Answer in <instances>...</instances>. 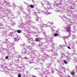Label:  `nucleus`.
Here are the masks:
<instances>
[{
	"mask_svg": "<svg viewBox=\"0 0 77 77\" xmlns=\"http://www.w3.org/2000/svg\"><path fill=\"white\" fill-rule=\"evenodd\" d=\"M3 43L5 44L6 46H7L8 48H10V50H14L15 48L14 47V45L11 43L8 42H6V41H5V42H3Z\"/></svg>",
	"mask_w": 77,
	"mask_h": 77,
	"instance_id": "obj_1",
	"label": "nucleus"
},
{
	"mask_svg": "<svg viewBox=\"0 0 77 77\" xmlns=\"http://www.w3.org/2000/svg\"><path fill=\"white\" fill-rule=\"evenodd\" d=\"M26 20L27 21H26V22L25 23L24 25L25 26H26V27H29V26L31 25V23H35V22H32L30 21V18L28 16H27L26 17Z\"/></svg>",
	"mask_w": 77,
	"mask_h": 77,
	"instance_id": "obj_2",
	"label": "nucleus"
},
{
	"mask_svg": "<svg viewBox=\"0 0 77 77\" xmlns=\"http://www.w3.org/2000/svg\"><path fill=\"white\" fill-rule=\"evenodd\" d=\"M53 40L51 38H46V42H48V43H51L52 42V45L51 46V47H53L54 46V43L52 42Z\"/></svg>",
	"mask_w": 77,
	"mask_h": 77,
	"instance_id": "obj_3",
	"label": "nucleus"
},
{
	"mask_svg": "<svg viewBox=\"0 0 77 77\" xmlns=\"http://www.w3.org/2000/svg\"><path fill=\"white\" fill-rule=\"evenodd\" d=\"M43 44H44V43H40L38 45V47H40L39 48L41 50H44L47 49V48L44 46Z\"/></svg>",
	"mask_w": 77,
	"mask_h": 77,
	"instance_id": "obj_4",
	"label": "nucleus"
},
{
	"mask_svg": "<svg viewBox=\"0 0 77 77\" xmlns=\"http://www.w3.org/2000/svg\"><path fill=\"white\" fill-rule=\"evenodd\" d=\"M23 59H26V60H27V61H29V63H32L33 62V59H32L31 60H29V58L25 57L23 58Z\"/></svg>",
	"mask_w": 77,
	"mask_h": 77,
	"instance_id": "obj_5",
	"label": "nucleus"
},
{
	"mask_svg": "<svg viewBox=\"0 0 77 77\" xmlns=\"http://www.w3.org/2000/svg\"><path fill=\"white\" fill-rule=\"evenodd\" d=\"M16 36H17V37L14 38V40L15 41L17 42V41H19L20 39V37L18 35H16Z\"/></svg>",
	"mask_w": 77,
	"mask_h": 77,
	"instance_id": "obj_6",
	"label": "nucleus"
},
{
	"mask_svg": "<svg viewBox=\"0 0 77 77\" xmlns=\"http://www.w3.org/2000/svg\"><path fill=\"white\" fill-rule=\"evenodd\" d=\"M24 35L26 36V38H28L29 39V38H30V35L29 34H27L26 33L24 34Z\"/></svg>",
	"mask_w": 77,
	"mask_h": 77,
	"instance_id": "obj_7",
	"label": "nucleus"
},
{
	"mask_svg": "<svg viewBox=\"0 0 77 77\" xmlns=\"http://www.w3.org/2000/svg\"><path fill=\"white\" fill-rule=\"evenodd\" d=\"M70 45L71 46L72 49H74L75 47V44L74 43H72L70 44Z\"/></svg>",
	"mask_w": 77,
	"mask_h": 77,
	"instance_id": "obj_8",
	"label": "nucleus"
},
{
	"mask_svg": "<svg viewBox=\"0 0 77 77\" xmlns=\"http://www.w3.org/2000/svg\"><path fill=\"white\" fill-rule=\"evenodd\" d=\"M27 48H29V49L31 51H32V52H33V54H35V51H32V47H30V46H28L27 47Z\"/></svg>",
	"mask_w": 77,
	"mask_h": 77,
	"instance_id": "obj_9",
	"label": "nucleus"
},
{
	"mask_svg": "<svg viewBox=\"0 0 77 77\" xmlns=\"http://www.w3.org/2000/svg\"><path fill=\"white\" fill-rule=\"evenodd\" d=\"M42 13H43V14H45V15H48L50 14H51V13H49L48 12H45L43 11H42Z\"/></svg>",
	"mask_w": 77,
	"mask_h": 77,
	"instance_id": "obj_10",
	"label": "nucleus"
},
{
	"mask_svg": "<svg viewBox=\"0 0 77 77\" xmlns=\"http://www.w3.org/2000/svg\"><path fill=\"white\" fill-rule=\"evenodd\" d=\"M25 46H26V45H21V46L22 47V50H26V48Z\"/></svg>",
	"mask_w": 77,
	"mask_h": 77,
	"instance_id": "obj_11",
	"label": "nucleus"
},
{
	"mask_svg": "<svg viewBox=\"0 0 77 77\" xmlns=\"http://www.w3.org/2000/svg\"><path fill=\"white\" fill-rule=\"evenodd\" d=\"M73 33H75V31H77V28H76L75 26H73Z\"/></svg>",
	"mask_w": 77,
	"mask_h": 77,
	"instance_id": "obj_12",
	"label": "nucleus"
},
{
	"mask_svg": "<svg viewBox=\"0 0 77 77\" xmlns=\"http://www.w3.org/2000/svg\"><path fill=\"white\" fill-rule=\"evenodd\" d=\"M38 26L42 28L43 27V26H44V24L42 23H40L39 24H37Z\"/></svg>",
	"mask_w": 77,
	"mask_h": 77,
	"instance_id": "obj_13",
	"label": "nucleus"
},
{
	"mask_svg": "<svg viewBox=\"0 0 77 77\" xmlns=\"http://www.w3.org/2000/svg\"><path fill=\"white\" fill-rule=\"evenodd\" d=\"M68 38V36L65 37L63 38L64 42L66 44V41L68 40L66 38Z\"/></svg>",
	"mask_w": 77,
	"mask_h": 77,
	"instance_id": "obj_14",
	"label": "nucleus"
},
{
	"mask_svg": "<svg viewBox=\"0 0 77 77\" xmlns=\"http://www.w3.org/2000/svg\"><path fill=\"white\" fill-rule=\"evenodd\" d=\"M67 32H69V33L71 32V27H67Z\"/></svg>",
	"mask_w": 77,
	"mask_h": 77,
	"instance_id": "obj_15",
	"label": "nucleus"
},
{
	"mask_svg": "<svg viewBox=\"0 0 77 77\" xmlns=\"http://www.w3.org/2000/svg\"><path fill=\"white\" fill-rule=\"evenodd\" d=\"M14 33V32H10V35H9V36H10L11 37H12V38H13V37H14V36L13 35H12V34Z\"/></svg>",
	"mask_w": 77,
	"mask_h": 77,
	"instance_id": "obj_16",
	"label": "nucleus"
},
{
	"mask_svg": "<svg viewBox=\"0 0 77 77\" xmlns=\"http://www.w3.org/2000/svg\"><path fill=\"white\" fill-rule=\"evenodd\" d=\"M27 53V52H23L22 51L21 52V54L22 55H24L26 54Z\"/></svg>",
	"mask_w": 77,
	"mask_h": 77,
	"instance_id": "obj_17",
	"label": "nucleus"
},
{
	"mask_svg": "<svg viewBox=\"0 0 77 77\" xmlns=\"http://www.w3.org/2000/svg\"><path fill=\"white\" fill-rule=\"evenodd\" d=\"M25 30H26L27 32H28V33H30V29H27L26 28H25Z\"/></svg>",
	"mask_w": 77,
	"mask_h": 77,
	"instance_id": "obj_18",
	"label": "nucleus"
},
{
	"mask_svg": "<svg viewBox=\"0 0 77 77\" xmlns=\"http://www.w3.org/2000/svg\"><path fill=\"white\" fill-rule=\"evenodd\" d=\"M58 35H59V34H58L57 33H55L54 34V36H55V37L57 36Z\"/></svg>",
	"mask_w": 77,
	"mask_h": 77,
	"instance_id": "obj_19",
	"label": "nucleus"
},
{
	"mask_svg": "<svg viewBox=\"0 0 77 77\" xmlns=\"http://www.w3.org/2000/svg\"><path fill=\"white\" fill-rule=\"evenodd\" d=\"M52 53H54L55 52V50H54V47H52Z\"/></svg>",
	"mask_w": 77,
	"mask_h": 77,
	"instance_id": "obj_20",
	"label": "nucleus"
},
{
	"mask_svg": "<svg viewBox=\"0 0 77 77\" xmlns=\"http://www.w3.org/2000/svg\"><path fill=\"white\" fill-rule=\"evenodd\" d=\"M59 67L60 69H64V68L61 66H59Z\"/></svg>",
	"mask_w": 77,
	"mask_h": 77,
	"instance_id": "obj_21",
	"label": "nucleus"
},
{
	"mask_svg": "<svg viewBox=\"0 0 77 77\" xmlns=\"http://www.w3.org/2000/svg\"><path fill=\"white\" fill-rule=\"evenodd\" d=\"M55 5L57 6V7H58L59 8H60V5L59 4L56 3Z\"/></svg>",
	"mask_w": 77,
	"mask_h": 77,
	"instance_id": "obj_22",
	"label": "nucleus"
},
{
	"mask_svg": "<svg viewBox=\"0 0 77 77\" xmlns=\"http://www.w3.org/2000/svg\"><path fill=\"white\" fill-rule=\"evenodd\" d=\"M35 41L36 42H39V39L38 38H36L35 39Z\"/></svg>",
	"mask_w": 77,
	"mask_h": 77,
	"instance_id": "obj_23",
	"label": "nucleus"
},
{
	"mask_svg": "<svg viewBox=\"0 0 77 77\" xmlns=\"http://www.w3.org/2000/svg\"><path fill=\"white\" fill-rule=\"evenodd\" d=\"M33 15H35V16H36L37 17H38V18H39V17H38L37 16V14H36V13L34 12L33 13Z\"/></svg>",
	"mask_w": 77,
	"mask_h": 77,
	"instance_id": "obj_24",
	"label": "nucleus"
},
{
	"mask_svg": "<svg viewBox=\"0 0 77 77\" xmlns=\"http://www.w3.org/2000/svg\"><path fill=\"white\" fill-rule=\"evenodd\" d=\"M46 2H47V5H48V6H49L50 7H51V6H50V5H51V4L50 3V2H48V1H46Z\"/></svg>",
	"mask_w": 77,
	"mask_h": 77,
	"instance_id": "obj_25",
	"label": "nucleus"
},
{
	"mask_svg": "<svg viewBox=\"0 0 77 77\" xmlns=\"http://www.w3.org/2000/svg\"><path fill=\"white\" fill-rule=\"evenodd\" d=\"M17 32L18 33H21V31L20 30H17Z\"/></svg>",
	"mask_w": 77,
	"mask_h": 77,
	"instance_id": "obj_26",
	"label": "nucleus"
},
{
	"mask_svg": "<svg viewBox=\"0 0 77 77\" xmlns=\"http://www.w3.org/2000/svg\"><path fill=\"white\" fill-rule=\"evenodd\" d=\"M30 7L31 8H32V9H33V8H34V6L33 5H30Z\"/></svg>",
	"mask_w": 77,
	"mask_h": 77,
	"instance_id": "obj_27",
	"label": "nucleus"
},
{
	"mask_svg": "<svg viewBox=\"0 0 77 77\" xmlns=\"http://www.w3.org/2000/svg\"><path fill=\"white\" fill-rule=\"evenodd\" d=\"M70 74L71 75H74V74H75V72H70Z\"/></svg>",
	"mask_w": 77,
	"mask_h": 77,
	"instance_id": "obj_28",
	"label": "nucleus"
},
{
	"mask_svg": "<svg viewBox=\"0 0 77 77\" xmlns=\"http://www.w3.org/2000/svg\"><path fill=\"white\" fill-rule=\"evenodd\" d=\"M11 26H14V25H15L16 23H15V22H14V21L12 23H11Z\"/></svg>",
	"mask_w": 77,
	"mask_h": 77,
	"instance_id": "obj_29",
	"label": "nucleus"
},
{
	"mask_svg": "<svg viewBox=\"0 0 77 77\" xmlns=\"http://www.w3.org/2000/svg\"><path fill=\"white\" fill-rule=\"evenodd\" d=\"M3 20L4 21V23H7V22H8V21L6 20V19H5V18H3Z\"/></svg>",
	"mask_w": 77,
	"mask_h": 77,
	"instance_id": "obj_30",
	"label": "nucleus"
},
{
	"mask_svg": "<svg viewBox=\"0 0 77 77\" xmlns=\"http://www.w3.org/2000/svg\"><path fill=\"white\" fill-rule=\"evenodd\" d=\"M62 29L63 30H63V31H64V32H65L66 30V28L63 27L62 28Z\"/></svg>",
	"mask_w": 77,
	"mask_h": 77,
	"instance_id": "obj_31",
	"label": "nucleus"
},
{
	"mask_svg": "<svg viewBox=\"0 0 77 77\" xmlns=\"http://www.w3.org/2000/svg\"><path fill=\"white\" fill-rule=\"evenodd\" d=\"M68 14L69 17L72 16V14L71 13H68Z\"/></svg>",
	"mask_w": 77,
	"mask_h": 77,
	"instance_id": "obj_32",
	"label": "nucleus"
},
{
	"mask_svg": "<svg viewBox=\"0 0 77 77\" xmlns=\"http://www.w3.org/2000/svg\"><path fill=\"white\" fill-rule=\"evenodd\" d=\"M72 38L73 39H74V38H75V37H76V36H75V35H74L73 34L72 35Z\"/></svg>",
	"mask_w": 77,
	"mask_h": 77,
	"instance_id": "obj_33",
	"label": "nucleus"
},
{
	"mask_svg": "<svg viewBox=\"0 0 77 77\" xmlns=\"http://www.w3.org/2000/svg\"><path fill=\"white\" fill-rule=\"evenodd\" d=\"M31 44H32V47H33V46L35 45H36V43H35L32 42L31 43Z\"/></svg>",
	"mask_w": 77,
	"mask_h": 77,
	"instance_id": "obj_34",
	"label": "nucleus"
},
{
	"mask_svg": "<svg viewBox=\"0 0 77 77\" xmlns=\"http://www.w3.org/2000/svg\"><path fill=\"white\" fill-rule=\"evenodd\" d=\"M63 62L64 63H65V64H67V63H68V62H67L66 60H64L63 61Z\"/></svg>",
	"mask_w": 77,
	"mask_h": 77,
	"instance_id": "obj_35",
	"label": "nucleus"
},
{
	"mask_svg": "<svg viewBox=\"0 0 77 77\" xmlns=\"http://www.w3.org/2000/svg\"><path fill=\"white\" fill-rule=\"evenodd\" d=\"M60 13H61V14H62V13H63V10H60Z\"/></svg>",
	"mask_w": 77,
	"mask_h": 77,
	"instance_id": "obj_36",
	"label": "nucleus"
},
{
	"mask_svg": "<svg viewBox=\"0 0 77 77\" xmlns=\"http://www.w3.org/2000/svg\"><path fill=\"white\" fill-rule=\"evenodd\" d=\"M28 39L30 40L31 41H33V39L32 38H29Z\"/></svg>",
	"mask_w": 77,
	"mask_h": 77,
	"instance_id": "obj_37",
	"label": "nucleus"
},
{
	"mask_svg": "<svg viewBox=\"0 0 77 77\" xmlns=\"http://www.w3.org/2000/svg\"><path fill=\"white\" fill-rule=\"evenodd\" d=\"M69 21H67L66 22V24H69Z\"/></svg>",
	"mask_w": 77,
	"mask_h": 77,
	"instance_id": "obj_38",
	"label": "nucleus"
},
{
	"mask_svg": "<svg viewBox=\"0 0 77 77\" xmlns=\"http://www.w3.org/2000/svg\"><path fill=\"white\" fill-rule=\"evenodd\" d=\"M49 27H51V29H54V27L53 26H49Z\"/></svg>",
	"mask_w": 77,
	"mask_h": 77,
	"instance_id": "obj_39",
	"label": "nucleus"
},
{
	"mask_svg": "<svg viewBox=\"0 0 77 77\" xmlns=\"http://www.w3.org/2000/svg\"><path fill=\"white\" fill-rule=\"evenodd\" d=\"M51 57V56H49V55H48L47 56H45V57Z\"/></svg>",
	"mask_w": 77,
	"mask_h": 77,
	"instance_id": "obj_40",
	"label": "nucleus"
},
{
	"mask_svg": "<svg viewBox=\"0 0 77 77\" xmlns=\"http://www.w3.org/2000/svg\"><path fill=\"white\" fill-rule=\"evenodd\" d=\"M51 32H55V30H54V29H51Z\"/></svg>",
	"mask_w": 77,
	"mask_h": 77,
	"instance_id": "obj_41",
	"label": "nucleus"
},
{
	"mask_svg": "<svg viewBox=\"0 0 77 77\" xmlns=\"http://www.w3.org/2000/svg\"><path fill=\"white\" fill-rule=\"evenodd\" d=\"M54 56H58V54H57V53H55L54 55Z\"/></svg>",
	"mask_w": 77,
	"mask_h": 77,
	"instance_id": "obj_42",
	"label": "nucleus"
},
{
	"mask_svg": "<svg viewBox=\"0 0 77 77\" xmlns=\"http://www.w3.org/2000/svg\"><path fill=\"white\" fill-rule=\"evenodd\" d=\"M63 17L65 18V19H66V20H68V18L66 17L65 16V15L63 16Z\"/></svg>",
	"mask_w": 77,
	"mask_h": 77,
	"instance_id": "obj_43",
	"label": "nucleus"
},
{
	"mask_svg": "<svg viewBox=\"0 0 77 77\" xmlns=\"http://www.w3.org/2000/svg\"><path fill=\"white\" fill-rule=\"evenodd\" d=\"M41 30L42 32H43V34H44V30L42 29H41Z\"/></svg>",
	"mask_w": 77,
	"mask_h": 77,
	"instance_id": "obj_44",
	"label": "nucleus"
},
{
	"mask_svg": "<svg viewBox=\"0 0 77 77\" xmlns=\"http://www.w3.org/2000/svg\"><path fill=\"white\" fill-rule=\"evenodd\" d=\"M8 58H9V57H8V56H6L5 57V58L6 59H8Z\"/></svg>",
	"mask_w": 77,
	"mask_h": 77,
	"instance_id": "obj_45",
	"label": "nucleus"
},
{
	"mask_svg": "<svg viewBox=\"0 0 77 77\" xmlns=\"http://www.w3.org/2000/svg\"><path fill=\"white\" fill-rule=\"evenodd\" d=\"M18 77H21V75L20 74H19L18 75Z\"/></svg>",
	"mask_w": 77,
	"mask_h": 77,
	"instance_id": "obj_46",
	"label": "nucleus"
},
{
	"mask_svg": "<svg viewBox=\"0 0 77 77\" xmlns=\"http://www.w3.org/2000/svg\"><path fill=\"white\" fill-rule=\"evenodd\" d=\"M64 77H70V76H69V75H68L67 76H65V75H64Z\"/></svg>",
	"mask_w": 77,
	"mask_h": 77,
	"instance_id": "obj_47",
	"label": "nucleus"
},
{
	"mask_svg": "<svg viewBox=\"0 0 77 77\" xmlns=\"http://www.w3.org/2000/svg\"><path fill=\"white\" fill-rule=\"evenodd\" d=\"M2 32V33H6V31H5V30L3 31L2 32Z\"/></svg>",
	"mask_w": 77,
	"mask_h": 77,
	"instance_id": "obj_48",
	"label": "nucleus"
},
{
	"mask_svg": "<svg viewBox=\"0 0 77 77\" xmlns=\"http://www.w3.org/2000/svg\"><path fill=\"white\" fill-rule=\"evenodd\" d=\"M3 68H7V66H3Z\"/></svg>",
	"mask_w": 77,
	"mask_h": 77,
	"instance_id": "obj_49",
	"label": "nucleus"
},
{
	"mask_svg": "<svg viewBox=\"0 0 77 77\" xmlns=\"http://www.w3.org/2000/svg\"><path fill=\"white\" fill-rule=\"evenodd\" d=\"M5 73H7V74H8V73H9V72L8 71H5Z\"/></svg>",
	"mask_w": 77,
	"mask_h": 77,
	"instance_id": "obj_50",
	"label": "nucleus"
},
{
	"mask_svg": "<svg viewBox=\"0 0 77 77\" xmlns=\"http://www.w3.org/2000/svg\"><path fill=\"white\" fill-rule=\"evenodd\" d=\"M17 13L18 14H19V15H20V11H17Z\"/></svg>",
	"mask_w": 77,
	"mask_h": 77,
	"instance_id": "obj_51",
	"label": "nucleus"
},
{
	"mask_svg": "<svg viewBox=\"0 0 77 77\" xmlns=\"http://www.w3.org/2000/svg\"><path fill=\"white\" fill-rule=\"evenodd\" d=\"M70 60V58H67V60H68V61H69Z\"/></svg>",
	"mask_w": 77,
	"mask_h": 77,
	"instance_id": "obj_52",
	"label": "nucleus"
},
{
	"mask_svg": "<svg viewBox=\"0 0 77 77\" xmlns=\"http://www.w3.org/2000/svg\"><path fill=\"white\" fill-rule=\"evenodd\" d=\"M67 48L69 49H71V48L70 47V46H68Z\"/></svg>",
	"mask_w": 77,
	"mask_h": 77,
	"instance_id": "obj_53",
	"label": "nucleus"
},
{
	"mask_svg": "<svg viewBox=\"0 0 77 77\" xmlns=\"http://www.w3.org/2000/svg\"><path fill=\"white\" fill-rule=\"evenodd\" d=\"M2 35H3V36H6L5 33H3L2 34Z\"/></svg>",
	"mask_w": 77,
	"mask_h": 77,
	"instance_id": "obj_54",
	"label": "nucleus"
},
{
	"mask_svg": "<svg viewBox=\"0 0 77 77\" xmlns=\"http://www.w3.org/2000/svg\"><path fill=\"white\" fill-rule=\"evenodd\" d=\"M30 40L28 39V43H30Z\"/></svg>",
	"mask_w": 77,
	"mask_h": 77,
	"instance_id": "obj_55",
	"label": "nucleus"
},
{
	"mask_svg": "<svg viewBox=\"0 0 77 77\" xmlns=\"http://www.w3.org/2000/svg\"><path fill=\"white\" fill-rule=\"evenodd\" d=\"M3 24H0V26H3Z\"/></svg>",
	"mask_w": 77,
	"mask_h": 77,
	"instance_id": "obj_56",
	"label": "nucleus"
},
{
	"mask_svg": "<svg viewBox=\"0 0 77 77\" xmlns=\"http://www.w3.org/2000/svg\"><path fill=\"white\" fill-rule=\"evenodd\" d=\"M34 28L35 29H37V28L36 27H35V26H34Z\"/></svg>",
	"mask_w": 77,
	"mask_h": 77,
	"instance_id": "obj_57",
	"label": "nucleus"
},
{
	"mask_svg": "<svg viewBox=\"0 0 77 77\" xmlns=\"http://www.w3.org/2000/svg\"><path fill=\"white\" fill-rule=\"evenodd\" d=\"M64 21L65 22V23L66 22V21H67V20H64Z\"/></svg>",
	"mask_w": 77,
	"mask_h": 77,
	"instance_id": "obj_58",
	"label": "nucleus"
},
{
	"mask_svg": "<svg viewBox=\"0 0 77 77\" xmlns=\"http://www.w3.org/2000/svg\"><path fill=\"white\" fill-rule=\"evenodd\" d=\"M2 12H3V11H1L0 12V14H2Z\"/></svg>",
	"mask_w": 77,
	"mask_h": 77,
	"instance_id": "obj_59",
	"label": "nucleus"
},
{
	"mask_svg": "<svg viewBox=\"0 0 77 77\" xmlns=\"http://www.w3.org/2000/svg\"><path fill=\"white\" fill-rule=\"evenodd\" d=\"M8 14H9V13H8L7 12H6L5 13V14H7V15H8Z\"/></svg>",
	"mask_w": 77,
	"mask_h": 77,
	"instance_id": "obj_60",
	"label": "nucleus"
},
{
	"mask_svg": "<svg viewBox=\"0 0 77 77\" xmlns=\"http://www.w3.org/2000/svg\"><path fill=\"white\" fill-rule=\"evenodd\" d=\"M44 35H45V37H47V35H45V34H44Z\"/></svg>",
	"mask_w": 77,
	"mask_h": 77,
	"instance_id": "obj_61",
	"label": "nucleus"
},
{
	"mask_svg": "<svg viewBox=\"0 0 77 77\" xmlns=\"http://www.w3.org/2000/svg\"><path fill=\"white\" fill-rule=\"evenodd\" d=\"M41 4L42 6H44V4L42 3H41Z\"/></svg>",
	"mask_w": 77,
	"mask_h": 77,
	"instance_id": "obj_62",
	"label": "nucleus"
},
{
	"mask_svg": "<svg viewBox=\"0 0 77 77\" xmlns=\"http://www.w3.org/2000/svg\"><path fill=\"white\" fill-rule=\"evenodd\" d=\"M57 62H60V60H57Z\"/></svg>",
	"mask_w": 77,
	"mask_h": 77,
	"instance_id": "obj_63",
	"label": "nucleus"
},
{
	"mask_svg": "<svg viewBox=\"0 0 77 77\" xmlns=\"http://www.w3.org/2000/svg\"><path fill=\"white\" fill-rule=\"evenodd\" d=\"M75 60H76V62H77V58L76 59H75Z\"/></svg>",
	"mask_w": 77,
	"mask_h": 77,
	"instance_id": "obj_64",
	"label": "nucleus"
}]
</instances>
